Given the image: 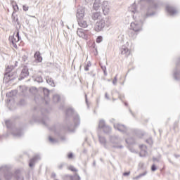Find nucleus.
Here are the masks:
<instances>
[{"instance_id":"nucleus-51","label":"nucleus","mask_w":180,"mask_h":180,"mask_svg":"<svg viewBox=\"0 0 180 180\" xmlns=\"http://www.w3.org/2000/svg\"><path fill=\"white\" fill-rule=\"evenodd\" d=\"M174 77L175 79H178L176 78V72H174Z\"/></svg>"},{"instance_id":"nucleus-33","label":"nucleus","mask_w":180,"mask_h":180,"mask_svg":"<svg viewBox=\"0 0 180 180\" xmlns=\"http://www.w3.org/2000/svg\"><path fill=\"white\" fill-rule=\"evenodd\" d=\"M69 169L73 172H77L78 171L77 169H75V167H74V166H70Z\"/></svg>"},{"instance_id":"nucleus-11","label":"nucleus","mask_w":180,"mask_h":180,"mask_svg":"<svg viewBox=\"0 0 180 180\" xmlns=\"http://www.w3.org/2000/svg\"><path fill=\"white\" fill-rule=\"evenodd\" d=\"M111 143L113 148H118V149H122L123 148V146L120 144V142L119 141V139H115V141L113 140V138L111 139Z\"/></svg>"},{"instance_id":"nucleus-52","label":"nucleus","mask_w":180,"mask_h":180,"mask_svg":"<svg viewBox=\"0 0 180 180\" xmlns=\"http://www.w3.org/2000/svg\"><path fill=\"white\" fill-rule=\"evenodd\" d=\"M5 178H6V179H7V180L11 179V177H8V176H6V175H5Z\"/></svg>"},{"instance_id":"nucleus-2","label":"nucleus","mask_w":180,"mask_h":180,"mask_svg":"<svg viewBox=\"0 0 180 180\" xmlns=\"http://www.w3.org/2000/svg\"><path fill=\"white\" fill-rule=\"evenodd\" d=\"M66 115L68 116H70V115H74L73 122L74 125H70L68 127V131L74 132L75 131V127H77V126H79V123H81V120L79 118V115L78 114L74 113V109L72 108H68L66 111Z\"/></svg>"},{"instance_id":"nucleus-40","label":"nucleus","mask_w":180,"mask_h":180,"mask_svg":"<svg viewBox=\"0 0 180 180\" xmlns=\"http://www.w3.org/2000/svg\"><path fill=\"white\" fill-rule=\"evenodd\" d=\"M22 8H23V11H25V12H27V11H29V7L27 6H23Z\"/></svg>"},{"instance_id":"nucleus-44","label":"nucleus","mask_w":180,"mask_h":180,"mask_svg":"<svg viewBox=\"0 0 180 180\" xmlns=\"http://www.w3.org/2000/svg\"><path fill=\"white\" fill-rule=\"evenodd\" d=\"M16 180H23V176H18L16 177Z\"/></svg>"},{"instance_id":"nucleus-13","label":"nucleus","mask_w":180,"mask_h":180,"mask_svg":"<svg viewBox=\"0 0 180 180\" xmlns=\"http://www.w3.org/2000/svg\"><path fill=\"white\" fill-rule=\"evenodd\" d=\"M77 36H79V37H82V39H84L85 40H86V39H88V35L86 34V33H85V30H84L83 29H78L77 31Z\"/></svg>"},{"instance_id":"nucleus-16","label":"nucleus","mask_w":180,"mask_h":180,"mask_svg":"<svg viewBox=\"0 0 180 180\" xmlns=\"http://www.w3.org/2000/svg\"><path fill=\"white\" fill-rule=\"evenodd\" d=\"M39 160H40L39 155H37L31 159L29 163V166L30 167V168H32V167H34V164H36V162L39 161Z\"/></svg>"},{"instance_id":"nucleus-9","label":"nucleus","mask_w":180,"mask_h":180,"mask_svg":"<svg viewBox=\"0 0 180 180\" xmlns=\"http://www.w3.org/2000/svg\"><path fill=\"white\" fill-rule=\"evenodd\" d=\"M114 128L115 129V130L121 131V133H126V131H127V128L123 124H114Z\"/></svg>"},{"instance_id":"nucleus-27","label":"nucleus","mask_w":180,"mask_h":180,"mask_svg":"<svg viewBox=\"0 0 180 180\" xmlns=\"http://www.w3.org/2000/svg\"><path fill=\"white\" fill-rule=\"evenodd\" d=\"M5 123L7 129H11L12 127V122H11V120H6Z\"/></svg>"},{"instance_id":"nucleus-6","label":"nucleus","mask_w":180,"mask_h":180,"mask_svg":"<svg viewBox=\"0 0 180 180\" xmlns=\"http://www.w3.org/2000/svg\"><path fill=\"white\" fill-rule=\"evenodd\" d=\"M15 68L13 67V65H10L8 66L6 70V73L4 75V79H7L8 81H12V79H13L15 77H13V75H12V70L14 69Z\"/></svg>"},{"instance_id":"nucleus-50","label":"nucleus","mask_w":180,"mask_h":180,"mask_svg":"<svg viewBox=\"0 0 180 180\" xmlns=\"http://www.w3.org/2000/svg\"><path fill=\"white\" fill-rule=\"evenodd\" d=\"M105 97L106 98V99H109V96H108V93H105Z\"/></svg>"},{"instance_id":"nucleus-12","label":"nucleus","mask_w":180,"mask_h":180,"mask_svg":"<svg viewBox=\"0 0 180 180\" xmlns=\"http://www.w3.org/2000/svg\"><path fill=\"white\" fill-rule=\"evenodd\" d=\"M77 22L80 27H88V18H82L80 20H77Z\"/></svg>"},{"instance_id":"nucleus-1","label":"nucleus","mask_w":180,"mask_h":180,"mask_svg":"<svg viewBox=\"0 0 180 180\" xmlns=\"http://www.w3.org/2000/svg\"><path fill=\"white\" fill-rule=\"evenodd\" d=\"M86 4H90L94 0H84ZM94 11H99L101 9L103 15H109L110 12V6H109V2L108 1L103 0H94Z\"/></svg>"},{"instance_id":"nucleus-22","label":"nucleus","mask_w":180,"mask_h":180,"mask_svg":"<svg viewBox=\"0 0 180 180\" xmlns=\"http://www.w3.org/2000/svg\"><path fill=\"white\" fill-rule=\"evenodd\" d=\"M106 124L105 123V120H101L98 123L99 129H102V130L105 127Z\"/></svg>"},{"instance_id":"nucleus-59","label":"nucleus","mask_w":180,"mask_h":180,"mask_svg":"<svg viewBox=\"0 0 180 180\" xmlns=\"http://www.w3.org/2000/svg\"><path fill=\"white\" fill-rule=\"evenodd\" d=\"M8 175H9V176H11V174H9Z\"/></svg>"},{"instance_id":"nucleus-8","label":"nucleus","mask_w":180,"mask_h":180,"mask_svg":"<svg viewBox=\"0 0 180 180\" xmlns=\"http://www.w3.org/2000/svg\"><path fill=\"white\" fill-rule=\"evenodd\" d=\"M28 76H29V68H27V67L26 66H24L20 75L19 80L22 81V79H23L24 78H26V77H28Z\"/></svg>"},{"instance_id":"nucleus-53","label":"nucleus","mask_w":180,"mask_h":180,"mask_svg":"<svg viewBox=\"0 0 180 180\" xmlns=\"http://www.w3.org/2000/svg\"><path fill=\"white\" fill-rule=\"evenodd\" d=\"M174 157H176V158H179L180 155H174Z\"/></svg>"},{"instance_id":"nucleus-54","label":"nucleus","mask_w":180,"mask_h":180,"mask_svg":"<svg viewBox=\"0 0 180 180\" xmlns=\"http://www.w3.org/2000/svg\"><path fill=\"white\" fill-rule=\"evenodd\" d=\"M85 98H86V103H88V98L86 97V94L85 95Z\"/></svg>"},{"instance_id":"nucleus-7","label":"nucleus","mask_w":180,"mask_h":180,"mask_svg":"<svg viewBox=\"0 0 180 180\" xmlns=\"http://www.w3.org/2000/svg\"><path fill=\"white\" fill-rule=\"evenodd\" d=\"M85 9L84 8L79 7L77 9V12L76 13V18L77 20H79L81 19H84V17L85 16Z\"/></svg>"},{"instance_id":"nucleus-18","label":"nucleus","mask_w":180,"mask_h":180,"mask_svg":"<svg viewBox=\"0 0 180 180\" xmlns=\"http://www.w3.org/2000/svg\"><path fill=\"white\" fill-rule=\"evenodd\" d=\"M43 92H44V101L46 102V103H49V101H50V98H49V89L44 88L43 89Z\"/></svg>"},{"instance_id":"nucleus-45","label":"nucleus","mask_w":180,"mask_h":180,"mask_svg":"<svg viewBox=\"0 0 180 180\" xmlns=\"http://www.w3.org/2000/svg\"><path fill=\"white\" fill-rule=\"evenodd\" d=\"M123 175H124V176H127L130 175V172H124V173L123 174Z\"/></svg>"},{"instance_id":"nucleus-28","label":"nucleus","mask_w":180,"mask_h":180,"mask_svg":"<svg viewBox=\"0 0 180 180\" xmlns=\"http://www.w3.org/2000/svg\"><path fill=\"white\" fill-rule=\"evenodd\" d=\"M128 34L129 37H131V39H136V36H137V34L133 31H130Z\"/></svg>"},{"instance_id":"nucleus-34","label":"nucleus","mask_w":180,"mask_h":180,"mask_svg":"<svg viewBox=\"0 0 180 180\" xmlns=\"http://www.w3.org/2000/svg\"><path fill=\"white\" fill-rule=\"evenodd\" d=\"M101 70H103L105 75H108V73H106V66H101Z\"/></svg>"},{"instance_id":"nucleus-55","label":"nucleus","mask_w":180,"mask_h":180,"mask_svg":"<svg viewBox=\"0 0 180 180\" xmlns=\"http://www.w3.org/2000/svg\"><path fill=\"white\" fill-rule=\"evenodd\" d=\"M24 88H25V86H20V89H23Z\"/></svg>"},{"instance_id":"nucleus-48","label":"nucleus","mask_w":180,"mask_h":180,"mask_svg":"<svg viewBox=\"0 0 180 180\" xmlns=\"http://www.w3.org/2000/svg\"><path fill=\"white\" fill-rule=\"evenodd\" d=\"M126 143L127 144H131V142H130V141H129V139H126Z\"/></svg>"},{"instance_id":"nucleus-37","label":"nucleus","mask_w":180,"mask_h":180,"mask_svg":"<svg viewBox=\"0 0 180 180\" xmlns=\"http://www.w3.org/2000/svg\"><path fill=\"white\" fill-rule=\"evenodd\" d=\"M13 9L15 12H18V11H19V7L18 6V4H15V6H13Z\"/></svg>"},{"instance_id":"nucleus-4","label":"nucleus","mask_w":180,"mask_h":180,"mask_svg":"<svg viewBox=\"0 0 180 180\" xmlns=\"http://www.w3.org/2000/svg\"><path fill=\"white\" fill-rule=\"evenodd\" d=\"M20 40V37H19V31L16 32L15 35L14 34L13 36L9 37L10 43L11 46L14 47V49H18V45L16 44V43H18Z\"/></svg>"},{"instance_id":"nucleus-41","label":"nucleus","mask_w":180,"mask_h":180,"mask_svg":"<svg viewBox=\"0 0 180 180\" xmlns=\"http://www.w3.org/2000/svg\"><path fill=\"white\" fill-rule=\"evenodd\" d=\"M151 171H157V167H155V165H153L152 167H151Z\"/></svg>"},{"instance_id":"nucleus-39","label":"nucleus","mask_w":180,"mask_h":180,"mask_svg":"<svg viewBox=\"0 0 180 180\" xmlns=\"http://www.w3.org/2000/svg\"><path fill=\"white\" fill-rule=\"evenodd\" d=\"M146 143H148V144H150L151 146V144H153V139H149L146 141Z\"/></svg>"},{"instance_id":"nucleus-47","label":"nucleus","mask_w":180,"mask_h":180,"mask_svg":"<svg viewBox=\"0 0 180 180\" xmlns=\"http://www.w3.org/2000/svg\"><path fill=\"white\" fill-rule=\"evenodd\" d=\"M68 157L69 159L72 158V153H70V154L68 155Z\"/></svg>"},{"instance_id":"nucleus-24","label":"nucleus","mask_w":180,"mask_h":180,"mask_svg":"<svg viewBox=\"0 0 180 180\" xmlns=\"http://www.w3.org/2000/svg\"><path fill=\"white\" fill-rule=\"evenodd\" d=\"M103 130L104 133H110V131H112V128L108 125H105L104 128H103Z\"/></svg>"},{"instance_id":"nucleus-17","label":"nucleus","mask_w":180,"mask_h":180,"mask_svg":"<svg viewBox=\"0 0 180 180\" xmlns=\"http://www.w3.org/2000/svg\"><path fill=\"white\" fill-rule=\"evenodd\" d=\"M34 57L37 63H41V61H43V57H41V54L39 51H37L34 53Z\"/></svg>"},{"instance_id":"nucleus-46","label":"nucleus","mask_w":180,"mask_h":180,"mask_svg":"<svg viewBox=\"0 0 180 180\" xmlns=\"http://www.w3.org/2000/svg\"><path fill=\"white\" fill-rule=\"evenodd\" d=\"M63 167H64V164H60V165L58 166L59 169H61L63 168Z\"/></svg>"},{"instance_id":"nucleus-15","label":"nucleus","mask_w":180,"mask_h":180,"mask_svg":"<svg viewBox=\"0 0 180 180\" xmlns=\"http://www.w3.org/2000/svg\"><path fill=\"white\" fill-rule=\"evenodd\" d=\"M102 18V14L99 12L94 13L91 15V19H93V20H101Z\"/></svg>"},{"instance_id":"nucleus-30","label":"nucleus","mask_w":180,"mask_h":180,"mask_svg":"<svg viewBox=\"0 0 180 180\" xmlns=\"http://www.w3.org/2000/svg\"><path fill=\"white\" fill-rule=\"evenodd\" d=\"M49 140L51 143H52V144H56V143H57V140L51 138V136H49Z\"/></svg>"},{"instance_id":"nucleus-57","label":"nucleus","mask_w":180,"mask_h":180,"mask_svg":"<svg viewBox=\"0 0 180 180\" xmlns=\"http://www.w3.org/2000/svg\"><path fill=\"white\" fill-rule=\"evenodd\" d=\"M34 100L36 101V102H37V98L35 97Z\"/></svg>"},{"instance_id":"nucleus-56","label":"nucleus","mask_w":180,"mask_h":180,"mask_svg":"<svg viewBox=\"0 0 180 180\" xmlns=\"http://www.w3.org/2000/svg\"><path fill=\"white\" fill-rule=\"evenodd\" d=\"M153 161H157V158H153Z\"/></svg>"},{"instance_id":"nucleus-5","label":"nucleus","mask_w":180,"mask_h":180,"mask_svg":"<svg viewBox=\"0 0 180 180\" xmlns=\"http://www.w3.org/2000/svg\"><path fill=\"white\" fill-rule=\"evenodd\" d=\"M143 27V22L141 21L135 20L131 22V29L134 32H140Z\"/></svg>"},{"instance_id":"nucleus-21","label":"nucleus","mask_w":180,"mask_h":180,"mask_svg":"<svg viewBox=\"0 0 180 180\" xmlns=\"http://www.w3.org/2000/svg\"><path fill=\"white\" fill-rule=\"evenodd\" d=\"M121 54L129 56L130 54V51H129V49L126 47V46H122L121 48Z\"/></svg>"},{"instance_id":"nucleus-35","label":"nucleus","mask_w":180,"mask_h":180,"mask_svg":"<svg viewBox=\"0 0 180 180\" xmlns=\"http://www.w3.org/2000/svg\"><path fill=\"white\" fill-rule=\"evenodd\" d=\"M113 85H116L117 84V76H115L113 81H112Z\"/></svg>"},{"instance_id":"nucleus-3","label":"nucleus","mask_w":180,"mask_h":180,"mask_svg":"<svg viewBox=\"0 0 180 180\" xmlns=\"http://www.w3.org/2000/svg\"><path fill=\"white\" fill-rule=\"evenodd\" d=\"M105 26H108V18H103L96 22L95 25L96 32H101V30H103Z\"/></svg>"},{"instance_id":"nucleus-23","label":"nucleus","mask_w":180,"mask_h":180,"mask_svg":"<svg viewBox=\"0 0 180 180\" xmlns=\"http://www.w3.org/2000/svg\"><path fill=\"white\" fill-rule=\"evenodd\" d=\"M46 79L47 84H49V85H51V86H55V85H54V81L53 80V79H51V78L49 77H47L46 78Z\"/></svg>"},{"instance_id":"nucleus-14","label":"nucleus","mask_w":180,"mask_h":180,"mask_svg":"<svg viewBox=\"0 0 180 180\" xmlns=\"http://www.w3.org/2000/svg\"><path fill=\"white\" fill-rule=\"evenodd\" d=\"M129 12L131 13L132 17L134 19V15H137L139 12H137V7L136 6V4H133L129 8Z\"/></svg>"},{"instance_id":"nucleus-36","label":"nucleus","mask_w":180,"mask_h":180,"mask_svg":"<svg viewBox=\"0 0 180 180\" xmlns=\"http://www.w3.org/2000/svg\"><path fill=\"white\" fill-rule=\"evenodd\" d=\"M30 92H37V89L36 87H32L30 89Z\"/></svg>"},{"instance_id":"nucleus-20","label":"nucleus","mask_w":180,"mask_h":180,"mask_svg":"<svg viewBox=\"0 0 180 180\" xmlns=\"http://www.w3.org/2000/svg\"><path fill=\"white\" fill-rule=\"evenodd\" d=\"M12 134L14 137H20L23 134V132L20 129H13Z\"/></svg>"},{"instance_id":"nucleus-26","label":"nucleus","mask_w":180,"mask_h":180,"mask_svg":"<svg viewBox=\"0 0 180 180\" xmlns=\"http://www.w3.org/2000/svg\"><path fill=\"white\" fill-rule=\"evenodd\" d=\"M147 175V171H145L143 173L140 174L139 175L136 176L134 179H139L142 176H146Z\"/></svg>"},{"instance_id":"nucleus-58","label":"nucleus","mask_w":180,"mask_h":180,"mask_svg":"<svg viewBox=\"0 0 180 180\" xmlns=\"http://www.w3.org/2000/svg\"><path fill=\"white\" fill-rule=\"evenodd\" d=\"M126 106H127V103H125Z\"/></svg>"},{"instance_id":"nucleus-10","label":"nucleus","mask_w":180,"mask_h":180,"mask_svg":"<svg viewBox=\"0 0 180 180\" xmlns=\"http://www.w3.org/2000/svg\"><path fill=\"white\" fill-rule=\"evenodd\" d=\"M166 11L169 13V15H170V16H175V15L178 13V11H176L175 8L169 6H167L166 7Z\"/></svg>"},{"instance_id":"nucleus-31","label":"nucleus","mask_w":180,"mask_h":180,"mask_svg":"<svg viewBox=\"0 0 180 180\" xmlns=\"http://www.w3.org/2000/svg\"><path fill=\"white\" fill-rule=\"evenodd\" d=\"M35 81L37 82H43V78L40 76L37 77L36 79H35Z\"/></svg>"},{"instance_id":"nucleus-25","label":"nucleus","mask_w":180,"mask_h":180,"mask_svg":"<svg viewBox=\"0 0 180 180\" xmlns=\"http://www.w3.org/2000/svg\"><path fill=\"white\" fill-rule=\"evenodd\" d=\"M99 141L101 144H103V146H105L106 144V139L103 136H98Z\"/></svg>"},{"instance_id":"nucleus-19","label":"nucleus","mask_w":180,"mask_h":180,"mask_svg":"<svg viewBox=\"0 0 180 180\" xmlns=\"http://www.w3.org/2000/svg\"><path fill=\"white\" fill-rule=\"evenodd\" d=\"M141 157H146L147 155V146L146 145L141 146Z\"/></svg>"},{"instance_id":"nucleus-49","label":"nucleus","mask_w":180,"mask_h":180,"mask_svg":"<svg viewBox=\"0 0 180 180\" xmlns=\"http://www.w3.org/2000/svg\"><path fill=\"white\" fill-rule=\"evenodd\" d=\"M56 176H57V175L56 174V173H52V174H51V176H52L53 178H56Z\"/></svg>"},{"instance_id":"nucleus-43","label":"nucleus","mask_w":180,"mask_h":180,"mask_svg":"<svg viewBox=\"0 0 180 180\" xmlns=\"http://www.w3.org/2000/svg\"><path fill=\"white\" fill-rule=\"evenodd\" d=\"M10 94H12V95H16V94H18V91L17 90H13Z\"/></svg>"},{"instance_id":"nucleus-42","label":"nucleus","mask_w":180,"mask_h":180,"mask_svg":"<svg viewBox=\"0 0 180 180\" xmlns=\"http://www.w3.org/2000/svg\"><path fill=\"white\" fill-rule=\"evenodd\" d=\"M150 11H151V8L149 7V8L148 10V12L146 13V16H151V15H153V14L148 13V12H150Z\"/></svg>"},{"instance_id":"nucleus-32","label":"nucleus","mask_w":180,"mask_h":180,"mask_svg":"<svg viewBox=\"0 0 180 180\" xmlns=\"http://www.w3.org/2000/svg\"><path fill=\"white\" fill-rule=\"evenodd\" d=\"M103 40V39L102 38V36H99L97 37L96 39V43H101V41Z\"/></svg>"},{"instance_id":"nucleus-29","label":"nucleus","mask_w":180,"mask_h":180,"mask_svg":"<svg viewBox=\"0 0 180 180\" xmlns=\"http://www.w3.org/2000/svg\"><path fill=\"white\" fill-rule=\"evenodd\" d=\"M53 102H58V101H60V96L59 95H54L53 97Z\"/></svg>"},{"instance_id":"nucleus-38","label":"nucleus","mask_w":180,"mask_h":180,"mask_svg":"<svg viewBox=\"0 0 180 180\" xmlns=\"http://www.w3.org/2000/svg\"><path fill=\"white\" fill-rule=\"evenodd\" d=\"M91 65V63H88L86 66L84 68L85 71H89V66Z\"/></svg>"}]
</instances>
